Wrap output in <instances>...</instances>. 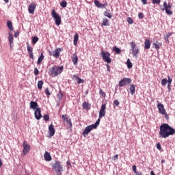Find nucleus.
<instances>
[{
    "mask_svg": "<svg viewBox=\"0 0 175 175\" xmlns=\"http://www.w3.org/2000/svg\"><path fill=\"white\" fill-rule=\"evenodd\" d=\"M174 133L175 129L168 124L164 123L160 126L159 134L162 139H166V137H169V136H173Z\"/></svg>",
    "mask_w": 175,
    "mask_h": 175,
    "instance_id": "1",
    "label": "nucleus"
},
{
    "mask_svg": "<svg viewBox=\"0 0 175 175\" xmlns=\"http://www.w3.org/2000/svg\"><path fill=\"white\" fill-rule=\"evenodd\" d=\"M64 72V66L55 65L49 68V75L51 77H57Z\"/></svg>",
    "mask_w": 175,
    "mask_h": 175,
    "instance_id": "2",
    "label": "nucleus"
},
{
    "mask_svg": "<svg viewBox=\"0 0 175 175\" xmlns=\"http://www.w3.org/2000/svg\"><path fill=\"white\" fill-rule=\"evenodd\" d=\"M100 122V119H98L96 122V124L89 125L85 127V130L83 131V135L85 137L86 135H88L92 129H96L99 126V123Z\"/></svg>",
    "mask_w": 175,
    "mask_h": 175,
    "instance_id": "3",
    "label": "nucleus"
},
{
    "mask_svg": "<svg viewBox=\"0 0 175 175\" xmlns=\"http://www.w3.org/2000/svg\"><path fill=\"white\" fill-rule=\"evenodd\" d=\"M157 109L159 110V113L162 114V116H164L165 120H169V115L167 113H166V109H165V106H163V104L159 103L157 105Z\"/></svg>",
    "mask_w": 175,
    "mask_h": 175,
    "instance_id": "4",
    "label": "nucleus"
},
{
    "mask_svg": "<svg viewBox=\"0 0 175 175\" xmlns=\"http://www.w3.org/2000/svg\"><path fill=\"white\" fill-rule=\"evenodd\" d=\"M130 44L131 46L133 57H137L139 53H140V49L137 47L135 42H131Z\"/></svg>",
    "mask_w": 175,
    "mask_h": 175,
    "instance_id": "5",
    "label": "nucleus"
},
{
    "mask_svg": "<svg viewBox=\"0 0 175 175\" xmlns=\"http://www.w3.org/2000/svg\"><path fill=\"white\" fill-rule=\"evenodd\" d=\"M53 169L57 175H61V172H62L64 167H62V165H61V162L57 161L55 162Z\"/></svg>",
    "mask_w": 175,
    "mask_h": 175,
    "instance_id": "6",
    "label": "nucleus"
},
{
    "mask_svg": "<svg viewBox=\"0 0 175 175\" xmlns=\"http://www.w3.org/2000/svg\"><path fill=\"white\" fill-rule=\"evenodd\" d=\"M51 16L55 19V23L56 25H61V16L57 14V12H55V10H52L51 12Z\"/></svg>",
    "mask_w": 175,
    "mask_h": 175,
    "instance_id": "7",
    "label": "nucleus"
},
{
    "mask_svg": "<svg viewBox=\"0 0 175 175\" xmlns=\"http://www.w3.org/2000/svg\"><path fill=\"white\" fill-rule=\"evenodd\" d=\"M100 54L103 61H105V62H107V64H110V62H111V58L110 57V53L102 51Z\"/></svg>",
    "mask_w": 175,
    "mask_h": 175,
    "instance_id": "8",
    "label": "nucleus"
},
{
    "mask_svg": "<svg viewBox=\"0 0 175 175\" xmlns=\"http://www.w3.org/2000/svg\"><path fill=\"white\" fill-rule=\"evenodd\" d=\"M62 121L66 124L69 126V128H72V119L69 118V116L67 114L62 115Z\"/></svg>",
    "mask_w": 175,
    "mask_h": 175,
    "instance_id": "9",
    "label": "nucleus"
},
{
    "mask_svg": "<svg viewBox=\"0 0 175 175\" xmlns=\"http://www.w3.org/2000/svg\"><path fill=\"white\" fill-rule=\"evenodd\" d=\"M132 83V79L131 78H124L119 81V87H125V85H129Z\"/></svg>",
    "mask_w": 175,
    "mask_h": 175,
    "instance_id": "10",
    "label": "nucleus"
},
{
    "mask_svg": "<svg viewBox=\"0 0 175 175\" xmlns=\"http://www.w3.org/2000/svg\"><path fill=\"white\" fill-rule=\"evenodd\" d=\"M23 155H27L29 151H31V145L27 142V141H24L23 144Z\"/></svg>",
    "mask_w": 175,
    "mask_h": 175,
    "instance_id": "11",
    "label": "nucleus"
},
{
    "mask_svg": "<svg viewBox=\"0 0 175 175\" xmlns=\"http://www.w3.org/2000/svg\"><path fill=\"white\" fill-rule=\"evenodd\" d=\"M163 7L164 8H163L162 10H165V12L168 16H172V14H173V12H172V5L170 3L167 5L166 2H164Z\"/></svg>",
    "mask_w": 175,
    "mask_h": 175,
    "instance_id": "12",
    "label": "nucleus"
},
{
    "mask_svg": "<svg viewBox=\"0 0 175 175\" xmlns=\"http://www.w3.org/2000/svg\"><path fill=\"white\" fill-rule=\"evenodd\" d=\"M62 51V48H57L53 52H50L49 55H52L55 58H59L60 55V53Z\"/></svg>",
    "mask_w": 175,
    "mask_h": 175,
    "instance_id": "13",
    "label": "nucleus"
},
{
    "mask_svg": "<svg viewBox=\"0 0 175 175\" xmlns=\"http://www.w3.org/2000/svg\"><path fill=\"white\" fill-rule=\"evenodd\" d=\"M105 116H106V104H103L99 111L98 120H100V118H103V117H105Z\"/></svg>",
    "mask_w": 175,
    "mask_h": 175,
    "instance_id": "14",
    "label": "nucleus"
},
{
    "mask_svg": "<svg viewBox=\"0 0 175 175\" xmlns=\"http://www.w3.org/2000/svg\"><path fill=\"white\" fill-rule=\"evenodd\" d=\"M34 116H35V118L36 120H40V118H42V110L40 109V108H37L35 110Z\"/></svg>",
    "mask_w": 175,
    "mask_h": 175,
    "instance_id": "15",
    "label": "nucleus"
},
{
    "mask_svg": "<svg viewBox=\"0 0 175 175\" xmlns=\"http://www.w3.org/2000/svg\"><path fill=\"white\" fill-rule=\"evenodd\" d=\"M27 49L29 55V58L33 59V49L31 48L29 43L27 44Z\"/></svg>",
    "mask_w": 175,
    "mask_h": 175,
    "instance_id": "16",
    "label": "nucleus"
},
{
    "mask_svg": "<svg viewBox=\"0 0 175 175\" xmlns=\"http://www.w3.org/2000/svg\"><path fill=\"white\" fill-rule=\"evenodd\" d=\"M35 9H36V5L33 3H31L29 5L28 12L30 14H33L35 13Z\"/></svg>",
    "mask_w": 175,
    "mask_h": 175,
    "instance_id": "17",
    "label": "nucleus"
},
{
    "mask_svg": "<svg viewBox=\"0 0 175 175\" xmlns=\"http://www.w3.org/2000/svg\"><path fill=\"white\" fill-rule=\"evenodd\" d=\"M49 136H54V135H55V129L54 128V125L53 124L49 126Z\"/></svg>",
    "mask_w": 175,
    "mask_h": 175,
    "instance_id": "18",
    "label": "nucleus"
},
{
    "mask_svg": "<svg viewBox=\"0 0 175 175\" xmlns=\"http://www.w3.org/2000/svg\"><path fill=\"white\" fill-rule=\"evenodd\" d=\"M82 107L83 110H91V104L87 101L83 103Z\"/></svg>",
    "mask_w": 175,
    "mask_h": 175,
    "instance_id": "19",
    "label": "nucleus"
},
{
    "mask_svg": "<svg viewBox=\"0 0 175 175\" xmlns=\"http://www.w3.org/2000/svg\"><path fill=\"white\" fill-rule=\"evenodd\" d=\"M71 59L73 62V65H75V66H77V64L79 62V57H77V55L76 54H73Z\"/></svg>",
    "mask_w": 175,
    "mask_h": 175,
    "instance_id": "20",
    "label": "nucleus"
},
{
    "mask_svg": "<svg viewBox=\"0 0 175 175\" xmlns=\"http://www.w3.org/2000/svg\"><path fill=\"white\" fill-rule=\"evenodd\" d=\"M94 2L96 8H105V6H107V3L102 4V3L99 2L98 0H94Z\"/></svg>",
    "mask_w": 175,
    "mask_h": 175,
    "instance_id": "21",
    "label": "nucleus"
},
{
    "mask_svg": "<svg viewBox=\"0 0 175 175\" xmlns=\"http://www.w3.org/2000/svg\"><path fill=\"white\" fill-rule=\"evenodd\" d=\"M150 47H151V42H150V40L146 39L144 42V49L150 50Z\"/></svg>",
    "mask_w": 175,
    "mask_h": 175,
    "instance_id": "22",
    "label": "nucleus"
},
{
    "mask_svg": "<svg viewBox=\"0 0 175 175\" xmlns=\"http://www.w3.org/2000/svg\"><path fill=\"white\" fill-rule=\"evenodd\" d=\"M44 158L47 162H50V161L53 159V158H51V155L49 152H45V153L44 154Z\"/></svg>",
    "mask_w": 175,
    "mask_h": 175,
    "instance_id": "23",
    "label": "nucleus"
},
{
    "mask_svg": "<svg viewBox=\"0 0 175 175\" xmlns=\"http://www.w3.org/2000/svg\"><path fill=\"white\" fill-rule=\"evenodd\" d=\"M38 105L36 101H31L30 102V109H33V110H36V109H39L38 107Z\"/></svg>",
    "mask_w": 175,
    "mask_h": 175,
    "instance_id": "24",
    "label": "nucleus"
},
{
    "mask_svg": "<svg viewBox=\"0 0 175 175\" xmlns=\"http://www.w3.org/2000/svg\"><path fill=\"white\" fill-rule=\"evenodd\" d=\"M8 40L10 42V49H13V41L14 40V38H13V35L10 33H9V37H8Z\"/></svg>",
    "mask_w": 175,
    "mask_h": 175,
    "instance_id": "25",
    "label": "nucleus"
},
{
    "mask_svg": "<svg viewBox=\"0 0 175 175\" xmlns=\"http://www.w3.org/2000/svg\"><path fill=\"white\" fill-rule=\"evenodd\" d=\"M152 46L154 49H156V50H159L161 47H162V42H159L158 41H156L152 44Z\"/></svg>",
    "mask_w": 175,
    "mask_h": 175,
    "instance_id": "26",
    "label": "nucleus"
},
{
    "mask_svg": "<svg viewBox=\"0 0 175 175\" xmlns=\"http://www.w3.org/2000/svg\"><path fill=\"white\" fill-rule=\"evenodd\" d=\"M72 77H73L72 80H73V79H76L77 80L78 84H81V83H84V79H82L81 78L79 77V75H74Z\"/></svg>",
    "mask_w": 175,
    "mask_h": 175,
    "instance_id": "27",
    "label": "nucleus"
},
{
    "mask_svg": "<svg viewBox=\"0 0 175 175\" xmlns=\"http://www.w3.org/2000/svg\"><path fill=\"white\" fill-rule=\"evenodd\" d=\"M102 27H109L110 25V22L109 21V19L104 18L103 20V23H101Z\"/></svg>",
    "mask_w": 175,
    "mask_h": 175,
    "instance_id": "28",
    "label": "nucleus"
},
{
    "mask_svg": "<svg viewBox=\"0 0 175 175\" xmlns=\"http://www.w3.org/2000/svg\"><path fill=\"white\" fill-rule=\"evenodd\" d=\"M167 88L169 90V91H170V87L172 85V81H173V79H172V77H170V76H167Z\"/></svg>",
    "mask_w": 175,
    "mask_h": 175,
    "instance_id": "29",
    "label": "nucleus"
},
{
    "mask_svg": "<svg viewBox=\"0 0 175 175\" xmlns=\"http://www.w3.org/2000/svg\"><path fill=\"white\" fill-rule=\"evenodd\" d=\"M43 59H44V55H43V53H41L40 56L38 57V59L37 61V64L40 65Z\"/></svg>",
    "mask_w": 175,
    "mask_h": 175,
    "instance_id": "30",
    "label": "nucleus"
},
{
    "mask_svg": "<svg viewBox=\"0 0 175 175\" xmlns=\"http://www.w3.org/2000/svg\"><path fill=\"white\" fill-rule=\"evenodd\" d=\"M77 42H79V33H76L74 36V46H77Z\"/></svg>",
    "mask_w": 175,
    "mask_h": 175,
    "instance_id": "31",
    "label": "nucleus"
},
{
    "mask_svg": "<svg viewBox=\"0 0 175 175\" xmlns=\"http://www.w3.org/2000/svg\"><path fill=\"white\" fill-rule=\"evenodd\" d=\"M43 84H44V83L43 82V81H38V83H37V87L40 90V91H42V88L43 87Z\"/></svg>",
    "mask_w": 175,
    "mask_h": 175,
    "instance_id": "32",
    "label": "nucleus"
},
{
    "mask_svg": "<svg viewBox=\"0 0 175 175\" xmlns=\"http://www.w3.org/2000/svg\"><path fill=\"white\" fill-rule=\"evenodd\" d=\"M7 26H8V28H9V29H10V31H14V28L13 27V25H12V21H7Z\"/></svg>",
    "mask_w": 175,
    "mask_h": 175,
    "instance_id": "33",
    "label": "nucleus"
},
{
    "mask_svg": "<svg viewBox=\"0 0 175 175\" xmlns=\"http://www.w3.org/2000/svg\"><path fill=\"white\" fill-rule=\"evenodd\" d=\"M129 90L131 91V95H133L135 94L136 87L135 86V85H131Z\"/></svg>",
    "mask_w": 175,
    "mask_h": 175,
    "instance_id": "34",
    "label": "nucleus"
},
{
    "mask_svg": "<svg viewBox=\"0 0 175 175\" xmlns=\"http://www.w3.org/2000/svg\"><path fill=\"white\" fill-rule=\"evenodd\" d=\"M126 65L128 69H131V68L133 66V64H132V62H131V59H128L126 61Z\"/></svg>",
    "mask_w": 175,
    "mask_h": 175,
    "instance_id": "35",
    "label": "nucleus"
},
{
    "mask_svg": "<svg viewBox=\"0 0 175 175\" xmlns=\"http://www.w3.org/2000/svg\"><path fill=\"white\" fill-rule=\"evenodd\" d=\"M172 35H173V33H168L167 34L165 35L164 38V40H165V42H167V43H169V38H170Z\"/></svg>",
    "mask_w": 175,
    "mask_h": 175,
    "instance_id": "36",
    "label": "nucleus"
},
{
    "mask_svg": "<svg viewBox=\"0 0 175 175\" xmlns=\"http://www.w3.org/2000/svg\"><path fill=\"white\" fill-rule=\"evenodd\" d=\"M113 51H115L116 54H121V50L117 46H113Z\"/></svg>",
    "mask_w": 175,
    "mask_h": 175,
    "instance_id": "37",
    "label": "nucleus"
},
{
    "mask_svg": "<svg viewBox=\"0 0 175 175\" xmlns=\"http://www.w3.org/2000/svg\"><path fill=\"white\" fill-rule=\"evenodd\" d=\"M60 6H62V8H66V6H68V3L66 2V1L63 0L61 3H60Z\"/></svg>",
    "mask_w": 175,
    "mask_h": 175,
    "instance_id": "38",
    "label": "nucleus"
},
{
    "mask_svg": "<svg viewBox=\"0 0 175 175\" xmlns=\"http://www.w3.org/2000/svg\"><path fill=\"white\" fill-rule=\"evenodd\" d=\"M104 16L105 17H108V18H111V17H112L111 14H110V12H108L107 11H105L104 12Z\"/></svg>",
    "mask_w": 175,
    "mask_h": 175,
    "instance_id": "39",
    "label": "nucleus"
},
{
    "mask_svg": "<svg viewBox=\"0 0 175 175\" xmlns=\"http://www.w3.org/2000/svg\"><path fill=\"white\" fill-rule=\"evenodd\" d=\"M39 41V38L38 37H33L32 38V43L33 44H36V42Z\"/></svg>",
    "mask_w": 175,
    "mask_h": 175,
    "instance_id": "40",
    "label": "nucleus"
},
{
    "mask_svg": "<svg viewBox=\"0 0 175 175\" xmlns=\"http://www.w3.org/2000/svg\"><path fill=\"white\" fill-rule=\"evenodd\" d=\"M45 94L47 95L48 98L51 95V93H50V90H49V88H45Z\"/></svg>",
    "mask_w": 175,
    "mask_h": 175,
    "instance_id": "41",
    "label": "nucleus"
},
{
    "mask_svg": "<svg viewBox=\"0 0 175 175\" xmlns=\"http://www.w3.org/2000/svg\"><path fill=\"white\" fill-rule=\"evenodd\" d=\"M153 5H159L161 3V0H151Z\"/></svg>",
    "mask_w": 175,
    "mask_h": 175,
    "instance_id": "42",
    "label": "nucleus"
},
{
    "mask_svg": "<svg viewBox=\"0 0 175 175\" xmlns=\"http://www.w3.org/2000/svg\"><path fill=\"white\" fill-rule=\"evenodd\" d=\"M166 84H167V79H163L161 80V85H163V86H165V85H166Z\"/></svg>",
    "mask_w": 175,
    "mask_h": 175,
    "instance_id": "43",
    "label": "nucleus"
},
{
    "mask_svg": "<svg viewBox=\"0 0 175 175\" xmlns=\"http://www.w3.org/2000/svg\"><path fill=\"white\" fill-rule=\"evenodd\" d=\"M43 118L44 121H50V116L47 114L44 115Z\"/></svg>",
    "mask_w": 175,
    "mask_h": 175,
    "instance_id": "44",
    "label": "nucleus"
},
{
    "mask_svg": "<svg viewBox=\"0 0 175 175\" xmlns=\"http://www.w3.org/2000/svg\"><path fill=\"white\" fill-rule=\"evenodd\" d=\"M99 94L103 98H106V93L103 92V90H100Z\"/></svg>",
    "mask_w": 175,
    "mask_h": 175,
    "instance_id": "45",
    "label": "nucleus"
},
{
    "mask_svg": "<svg viewBox=\"0 0 175 175\" xmlns=\"http://www.w3.org/2000/svg\"><path fill=\"white\" fill-rule=\"evenodd\" d=\"M138 17L140 20H143V18H144V14H143L142 12H139L138 14Z\"/></svg>",
    "mask_w": 175,
    "mask_h": 175,
    "instance_id": "46",
    "label": "nucleus"
},
{
    "mask_svg": "<svg viewBox=\"0 0 175 175\" xmlns=\"http://www.w3.org/2000/svg\"><path fill=\"white\" fill-rule=\"evenodd\" d=\"M127 23H129V24H133V19H132V18H131V17H128Z\"/></svg>",
    "mask_w": 175,
    "mask_h": 175,
    "instance_id": "47",
    "label": "nucleus"
},
{
    "mask_svg": "<svg viewBox=\"0 0 175 175\" xmlns=\"http://www.w3.org/2000/svg\"><path fill=\"white\" fill-rule=\"evenodd\" d=\"M34 75L36 76H38V75H39V70L38 69V68H34Z\"/></svg>",
    "mask_w": 175,
    "mask_h": 175,
    "instance_id": "48",
    "label": "nucleus"
},
{
    "mask_svg": "<svg viewBox=\"0 0 175 175\" xmlns=\"http://www.w3.org/2000/svg\"><path fill=\"white\" fill-rule=\"evenodd\" d=\"M157 149L159 150L160 151L162 150V146H161V144H157Z\"/></svg>",
    "mask_w": 175,
    "mask_h": 175,
    "instance_id": "49",
    "label": "nucleus"
},
{
    "mask_svg": "<svg viewBox=\"0 0 175 175\" xmlns=\"http://www.w3.org/2000/svg\"><path fill=\"white\" fill-rule=\"evenodd\" d=\"M114 105H116V106H119L120 105V101H118V100H115L113 101Z\"/></svg>",
    "mask_w": 175,
    "mask_h": 175,
    "instance_id": "50",
    "label": "nucleus"
},
{
    "mask_svg": "<svg viewBox=\"0 0 175 175\" xmlns=\"http://www.w3.org/2000/svg\"><path fill=\"white\" fill-rule=\"evenodd\" d=\"M19 35H20V31H16L14 33V38H18Z\"/></svg>",
    "mask_w": 175,
    "mask_h": 175,
    "instance_id": "51",
    "label": "nucleus"
},
{
    "mask_svg": "<svg viewBox=\"0 0 175 175\" xmlns=\"http://www.w3.org/2000/svg\"><path fill=\"white\" fill-rule=\"evenodd\" d=\"M132 169L134 173H137V171L136 170V165H133Z\"/></svg>",
    "mask_w": 175,
    "mask_h": 175,
    "instance_id": "52",
    "label": "nucleus"
},
{
    "mask_svg": "<svg viewBox=\"0 0 175 175\" xmlns=\"http://www.w3.org/2000/svg\"><path fill=\"white\" fill-rule=\"evenodd\" d=\"M113 159L114 161H117V159H118V154H116L115 156H113Z\"/></svg>",
    "mask_w": 175,
    "mask_h": 175,
    "instance_id": "53",
    "label": "nucleus"
},
{
    "mask_svg": "<svg viewBox=\"0 0 175 175\" xmlns=\"http://www.w3.org/2000/svg\"><path fill=\"white\" fill-rule=\"evenodd\" d=\"M143 5H147V0H142Z\"/></svg>",
    "mask_w": 175,
    "mask_h": 175,
    "instance_id": "54",
    "label": "nucleus"
},
{
    "mask_svg": "<svg viewBox=\"0 0 175 175\" xmlns=\"http://www.w3.org/2000/svg\"><path fill=\"white\" fill-rule=\"evenodd\" d=\"M106 66L108 72H110V66L109 64H107Z\"/></svg>",
    "mask_w": 175,
    "mask_h": 175,
    "instance_id": "55",
    "label": "nucleus"
},
{
    "mask_svg": "<svg viewBox=\"0 0 175 175\" xmlns=\"http://www.w3.org/2000/svg\"><path fill=\"white\" fill-rule=\"evenodd\" d=\"M135 174H136V175H143L142 173H140V172H137L135 173Z\"/></svg>",
    "mask_w": 175,
    "mask_h": 175,
    "instance_id": "56",
    "label": "nucleus"
},
{
    "mask_svg": "<svg viewBox=\"0 0 175 175\" xmlns=\"http://www.w3.org/2000/svg\"><path fill=\"white\" fill-rule=\"evenodd\" d=\"M150 175H156L155 173L154 172V171H151L150 172Z\"/></svg>",
    "mask_w": 175,
    "mask_h": 175,
    "instance_id": "57",
    "label": "nucleus"
},
{
    "mask_svg": "<svg viewBox=\"0 0 175 175\" xmlns=\"http://www.w3.org/2000/svg\"><path fill=\"white\" fill-rule=\"evenodd\" d=\"M4 2H5V3H9V0H3Z\"/></svg>",
    "mask_w": 175,
    "mask_h": 175,
    "instance_id": "58",
    "label": "nucleus"
},
{
    "mask_svg": "<svg viewBox=\"0 0 175 175\" xmlns=\"http://www.w3.org/2000/svg\"><path fill=\"white\" fill-rule=\"evenodd\" d=\"M60 96H61V98H62V96H64V95L62 94V93H60Z\"/></svg>",
    "mask_w": 175,
    "mask_h": 175,
    "instance_id": "59",
    "label": "nucleus"
}]
</instances>
